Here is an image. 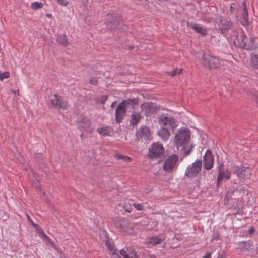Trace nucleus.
I'll return each instance as SVG.
<instances>
[{
    "label": "nucleus",
    "instance_id": "a19ab883",
    "mask_svg": "<svg viewBox=\"0 0 258 258\" xmlns=\"http://www.w3.org/2000/svg\"><path fill=\"white\" fill-rule=\"evenodd\" d=\"M116 250L110 253L112 255V258H121L118 254L116 253Z\"/></svg>",
    "mask_w": 258,
    "mask_h": 258
},
{
    "label": "nucleus",
    "instance_id": "dca6fc26",
    "mask_svg": "<svg viewBox=\"0 0 258 258\" xmlns=\"http://www.w3.org/2000/svg\"><path fill=\"white\" fill-rule=\"evenodd\" d=\"M223 166V164L219 166V173L217 177V186L219 187L220 181L224 178H225L226 179H229L230 178V172L227 170L226 171H221V167Z\"/></svg>",
    "mask_w": 258,
    "mask_h": 258
},
{
    "label": "nucleus",
    "instance_id": "de8ad7c7",
    "mask_svg": "<svg viewBox=\"0 0 258 258\" xmlns=\"http://www.w3.org/2000/svg\"><path fill=\"white\" fill-rule=\"evenodd\" d=\"M124 209L125 211L127 212H131V210H132L131 208H127L125 205L124 206Z\"/></svg>",
    "mask_w": 258,
    "mask_h": 258
},
{
    "label": "nucleus",
    "instance_id": "9b49d317",
    "mask_svg": "<svg viewBox=\"0 0 258 258\" xmlns=\"http://www.w3.org/2000/svg\"><path fill=\"white\" fill-rule=\"evenodd\" d=\"M159 123L162 127H170L174 130L177 126L176 122L175 119L171 116H163L160 117Z\"/></svg>",
    "mask_w": 258,
    "mask_h": 258
},
{
    "label": "nucleus",
    "instance_id": "c9c22d12",
    "mask_svg": "<svg viewBox=\"0 0 258 258\" xmlns=\"http://www.w3.org/2000/svg\"><path fill=\"white\" fill-rule=\"evenodd\" d=\"M37 231H38V233H39V236L42 238L44 239L45 237H46L47 235L44 233V232H43L42 229H41V228H38L37 229Z\"/></svg>",
    "mask_w": 258,
    "mask_h": 258
},
{
    "label": "nucleus",
    "instance_id": "e433bc0d",
    "mask_svg": "<svg viewBox=\"0 0 258 258\" xmlns=\"http://www.w3.org/2000/svg\"><path fill=\"white\" fill-rule=\"evenodd\" d=\"M106 244L107 246L108 249L111 252V253L114 251H113V250H114V245H112L111 243H109V242H106Z\"/></svg>",
    "mask_w": 258,
    "mask_h": 258
},
{
    "label": "nucleus",
    "instance_id": "ea45409f",
    "mask_svg": "<svg viewBox=\"0 0 258 258\" xmlns=\"http://www.w3.org/2000/svg\"><path fill=\"white\" fill-rule=\"evenodd\" d=\"M89 83L91 84H93V85H96L98 83V79L97 78H91L89 81Z\"/></svg>",
    "mask_w": 258,
    "mask_h": 258
},
{
    "label": "nucleus",
    "instance_id": "6e6d98bb",
    "mask_svg": "<svg viewBox=\"0 0 258 258\" xmlns=\"http://www.w3.org/2000/svg\"><path fill=\"white\" fill-rule=\"evenodd\" d=\"M115 104V102H113V103H112V104H111V107H114V104Z\"/></svg>",
    "mask_w": 258,
    "mask_h": 258
},
{
    "label": "nucleus",
    "instance_id": "39448f33",
    "mask_svg": "<svg viewBox=\"0 0 258 258\" xmlns=\"http://www.w3.org/2000/svg\"><path fill=\"white\" fill-rule=\"evenodd\" d=\"M202 64L204 67L209 69H214L220 66L219 59L208 54H203Z\"/></svg>",
    "mask_w": 258,
    "mask_h": 258
},
{
    "label": "nucleus",
    "instance_id": "20e7f679",
    "mask_svg": "<svg viewBox=\"0 0 258 258\" xmlns=\"http://www.w3.org/2000/svg\"><path fill=\"white\" fill-rule=\"evenodd\" d=\"M115 227L119 229L120 231L128 235H132L135 231L133 225L125 218H118L115 221Z\"/></svg>",
    "mask_w": 258,
    "mask_h": 258
},
{
    "label": "nucleus",
    "instance_id": "393cba45",
    "mask_svg": "<svg viewBox=\"0 0 258 258\" xmlns=\"http://www.w3.org/2000/svg\"><path fill=\"white\" fill-rule=\"evenodd\" d=\"M243 10V14L242 15V17L243 19H244V21L245 22H247L248 21V11L246 7V2L245 1L242 2V3Z\"/></svg>",
    "mask_w": 258,
    "mask_h": 258
},
{
    "label": "nucleus",
    "instance_id": "052dcab7",
    "mask_svg": "<svg viewBox=\"0 0 258 258\" xmlns=\"http://www.w3.org/2000/svg\"><path fill=\"white\" fill-rule=\"evenodd\" d=\"M47 16H51V14H49H49H47Z\"/></svg>",
    "mask_w": 258,
    "mask_h": 258
},
{
    "label": "nucleus",
    "instance_id": "4468645a",
    "mask_svg": "<svg viewBox=\"0 0 258 258\" xmlns=\"http://www.w3.org/2000/svg\"><path fill=\"white\" fill-rule=\"evenodd\" d=\"M126 107L121 102L120 103L115 110V121L117 123H120L122 121L126 114Z\"/></svg>",
    "mask_w": 258,
    "mask_h": 258
},
{
    "label": "nucleus",
    "instance_id": "603ef678",
    "mask_svg": "<svg viewBox=\"0 0 258 258\" xmlns=\"http://www.w3.org/2000/svg\"><path fill=\"white\" fill-rule=\"evenodd\" d=\"M123 258H133L132 256L131 257H129L128 254H126Z\"/></svg>",
    "mask_w": 258,
    "mask_h": 258
},
{
    "label": "nucleus",
    "instance_id": "ddd939ff",
    "mask_svg": "<svg viewBox=\"0 0 258 258\" xmlns=\"http://www.w3.org/2000/svg\"><path fill=\"white\" fill-rule=\"evenodd\" d=\"M141 111L145 113L146 115H149L157 112L158 108L153 103H145L141 105Z\"/></svg>",
    "mask_w": 258,
    "mask_h": 258
},
{
    "label": "nucleus",
    "instance_id": "37998d69",
    "mask_svg": "<svg viewBox=\"0 0 258 258\" xmlns=\"http://www.w3.org/2000/svg\"><path fill=\"white\" fill-rule=\"evenodd\" d=\"M10 92L15 94H17L18 96H20V92H19V90H12V89H10Z\"/></svg>",
    "mask_w": 258,
    "mask_h": 258
},
{
    "label": "nucleus",
    "instance_id": "3c124183",
    "mask_svg": "<svg viewBox=\"0 0 258 258\" xmlns=\"http://www.w3.org/2000/svg\"><path fill=\"white\" fill-rule=\"evenodd\" d=\"M46 241H47L49 243L51 241V239L49 238V237H48L47 236H46V237H45L44 238Z\"/></svg>",
    "mask_w": 258,
    "mask_h": 258
},
{
    "label": "nucleus",
    "instance_id": "bb28decb",
    "mask_svg": "<svg viewBox=\"0 0 258 258\" xmlns=\"http://www.w3.org/2000/svg\"><path fill=\"white\" fill-rule=\"evenodd\" d=\"M251 64L253 67L258 68V55L257 54H252L251 55Z\"/></svg>",
    "mask_w": 258,
    "mask_h": 258
},
{
    "label": "nucleus",
    "instance_id": "4c0bfd02",
    "mask_svg": "<svg viewBox=\"0 0 258 258\" xmlns=\"http://www.w3.org/2000/svg\"><path fill=\"white\" fill-rule=\"evenodd\" d=\"M57 2L59 5L63 6H66L69 4V2L66 0H58Z\"/></svg>",
    "mask_w": 258,
    "mask_h": 258
},
{
    "label": "nucleus",
    "instance_id": "7c9ffc66",
    "mask_svg": "<svg viewBox=\"0 0 258 258\" xmlns=\"http://www.w3.org/2000/svg\"><path fill=\"white\" fill-rule=\"evenodd\" d=\"M115 157L118 159H122L127 162H129L132 160L131 158L129 157L119 154H115Z\"/></svg>",
    "mask_w": 258,
    "mask_h": 258
},
{
    "label": "nucleus",
    "instance_id": "2eb2a0df",
    "mask_svg": "<svg viewBox=\"0 0 258 258\" xmlns=\"http://www.w3.org/2000/svg\"><path fill=\"white\" fill-rule=\"evenodd\" d=\"M150 135V132L149 128L146 126L140 127L136 133V140H140L141 139L147 140Z\"/></svg>",
    "mask_w": 258,
    "mask_h": 258
},
{
    "label": "nucleus",
    "instance_id": "423d86ee",
    "mask_svg": "<svg viewBox=\"0 0 258 258\" xmlns=\"http://www.w3.org/2000/svg\"><path fill=\"white\" fill-rule=\"evenodd\" d=\"M202 166V163L201 160H197L187 167L185 173V175L188 178L196 177L200 173Z\"/></svg>",
    "mask_w": 258,
    "mask_h": 258
},
{
    "label": "nucleus",
    "instance_id": "c85d7f7f",
    "mask_svg": "<svg viewBox=\"0 0 258 258\" xmlns=\"http://www.w3.org/2000/svg\"><path fill=\"white\" fill-rule=\"evenodd\" d=\"M44 5L42 3L35 2L31 4V7L33 10H37L38 9L42 8Z\"/></svg>",
    "mask_w": 258,
    "mask_h": 258
},
{
    "label": "nucleus",
    "instance_id": "72a5a7b5",
    "mask_svg": "<svg viewBox=\"0 0 258 258\" xmlns=\"http://www.w3.org/2000/svg\"><path fill=\"white\" fill-rule=\"evenodd\" d=\"M107 99V96L105 95L101 96L97 100V102L103 104Z\"/></svg>",
    "mask_w": 258,
    "mask_h": 258
},
{
    "label": "nucleus",
    "instance_id": "2f4dec72",
    "mask_svg": "<svg viewBox=\"0 0 258 258\" xmlns=\"http://www.w3.org/2000/svg\"><path fill=\"white\" fill-rule=\"evenodd\" d=\"M10 72L8 71L2 72H0V80L3 81L5 79H7L10 77Z\"/></svg>",
    "mask_w": 258,
    "mask_h": 258
},
{
    "label": "nucleus",
    "instance_id": "c756f323",
    "mask_svg": "<svg viewBox=\"0 0 258 258\" xmlns=\"http://www.w3.org/2000/svg\"><path fill=\"white\" fill-rule=\"evenodd\" d=\"M194 30L197 33L201 34L202 36H205L206 35V30L200 26L197 25Z\"/></svg>",
    "mask_w": 258,
    "mask_h": 258
},
{
    "label": "nucleus",
    "instance_id": "9d476101",
    "mask_svg": "<svg viewBox=\"0 0 258 258\" xmlns=\"http://www.w3.org/2000/svg\"><path fill=\"white\" fill-rule=\"evenodd\" d=\"M164 153V149L162 144L156 143H154L152 147L149 149V155L152 159L156 158Z\"/></svg>",
    "mask_w": 258,
    "mask_h": 258
},
{
    "label": "nucleus",
    "instance_id": "0eeeda50",
    "mask_svg": "<svg viewBox=\"0 0 258 258\" xmlns=\"http://www.w3.org/2000/svg\"><path fill=\"white\" fill-rule=\"evenodd\" d=\"M178 161V156L176 154L169 156L164 161L163 166V170L167 173L173 171Z\"/></svg>",
    "mask_w": 258,
    "mask_h": 258
},
{
    "label": "nucleus",
    "instance_id": "864d4df0",
    "mask_svg": "<svg viewBox=\"0 0 258 258\" xmlns=\"http://www.w3.org/2000/svg\"><path fill=\"white\" fill-rule=\"evenodd\" d=\"M51 246H52V247H53L54 248H55V249H56V248H57V246H56V245L55 244V243L54 244V245H52Z\"/></svg>",
    "mask_w": 258,
    "mask_h": 258
},
{
    "label": "nucleus",
    "instance_id": "a211bd4d",
    "mask_svg": "<svg viewBox=\"0 0 258 258\" xmlns=\"http://www.w3.org/2000/svg\"><path fill=\"white\" fill-rule=\"evenodd\" d=\"M80 127L84 129L86 131L91 132L93 130L91 126V121L87 118L84 117L81 120Z\"/></svg>",
    "mask_w": 258,
    "mask_h": 258
},
{
    "label": "nucleus",
    "instance_id": "412c9836",
    "mask_svg": "<svg viewBox=\"0 0 258 258\" xmlns=\"http://www.w3.org/2000/svg\"><path fill=\"white\" fill-rule=\"evenodd\" d=\"M239 248L243 251H250L253 249L252 242L249 240L241 242L239 243Z\"/></svg>",
    "mask_w": 258,
    "mask_h": 258
},
{
    "label": "nucleus",
    "instance_id": "c03bdc74",
    "mask_svg": "<svg viewBox=\"0 0 258 258\" xmlns=\"http://www.w3.org/2000/svg\"><path fill=\"white\" fill-rule=\"evenodd\" d=\"M120 255L121 256L124 257L127 253H126V252L124 250L121 249V250H120Z\"/></svg>",
    "mask_w": 258,
    "mask_h": 258
},
{
    "label": "nucleus",
    "instance_id": "a18cd8bd",
    "mask_svg": "<svg viewBox=\"0 0 258 258\" xmlns=\"http://www.w3.org/2000/svg\"><path fill=\"white\" fill-rule=\"evenodd\" d=\"M255 231V229L254 228L252 227H251L248 231V232L250 234H253V233Z\"/></svg>",
    "mask_w": 258,
    "mask_h": 258
},
{
    "label": "nucleus",
    "instance_id": "49530a36",
    "mask_svg": "<svg viewBox=\"0 0 258 258\" xmlns=\"http://www.w3.org/2000/svg\"><path fill=\"white\" fill-rule=\"evenodd\" d=\"M211 257V253L209 252H207L206 254L203 256V258H210Z\"/></svg>",
    "mask_w": 258,
    "mask_h": 258
},
{
    "label": "nucleus",
    "instance_id": "4d7b16f0",
    "mask_svg": "<svg viewBox=\"0 0 258 258\" xmlns=\"http://www.w3.org/2000/svg\"><path fill=\"white\" fill-rule=\"evenodd\" d=\"M133 46H130V47H129V49H133Z\"/></svg>",
    "mask_w": 258,
    "mask_h": 258
},
{
    "label": "nucleus",
    "instance_id": "f03ea898",
    "mask_svg": "<svg viewBox=\"0 0 258 258\" xmlns=\"http://www.w3.org/2000/svg\"><path fill=\"white\" fill-rule=\"evenodd\" d=\"M190 132L189 130L179 129L177 131L174 139V142L177 146L186 145L189 141Z\"/></svg>",
    "mask_w": 258,
    "mask_h": 258
},
{
    "label": "nucleus",
    "instance_id": "09e8293b",
    "mask_svg": "<svg viewBox=\"0 0 258 258\" xmlns=\"http://www.w3.org/2000/svg\"><path fill=\"white\" fill-rule=\"evenodd\" d=\"M31 223H32L33 226L37 230L38 228H39V226L37 224H35L33 222H31Z\"/></svg>",
    "mask_w": 258,
    "mask_h": 258
},
{
    "label": "nucleus",
    "instance_id": "5701e85b",
    "mask_svg": "<svg viewBox=\"0 0 258 258\" xmlns=\"http://www.w3.org/2000/svg\"><path fill=\"white\" fill-rule=\"evenodd\" d=\"M57 42L59 44L63 46H67L70 44L68 38L65 34L59 35L57 38Z\"/></svg>",
    "mask_w": 258,
    "mask_h": 258
},
{
    "label": "nucleus",
    "instance_id": "4be33fe9",
    "mask_svg": "<svg viewBox=\"0 0 258 258\" xmlns=\"http://www.w3.org/2000/svg\"><path fill=\"white\" fill-rule=\"evenodd\" d=\"M97 132L101 136H110L113 134V130L108 126L99 128L96 130Z\"/></svg>",
    "mask_w": 258,
    "mask_h": 258
},
{
    "label": "nucleus",
    "instance_id": "58836bf2",
    "mask_svg": "<svg viewBox=\"0 0 258 258\" xmlns=\"http://www.w3.org/2000/svg\"><path fill=\"white\" fill-rule=\"evenodd\" d=\"M186 24L188 27H190L192 29H194L195 28V27H196V26L197 25L196 24L192 22L187 21Z\"/></svg>",
    "mask_w": 258,
    "mask_h": 258
},
{
    "label": "nucleus",
    "instance_id": "13d9d810",
    "mask_svg": "<svg viewBox=\"0 0 258 258\" xmlns=\"http://www.w3.org/2000/svg\"><path fill=\"white\" fill-rule=\"evenodd\" d=\"M215 239H216V240H217V239H218V236H216V237L215 238Z\"/></svg>",
    "mask_w": 258,
    "mask_h": 258
},
{
    "label": "nucleus",
    "instance_id": "1a4fd4ad",
    "mask_svg": "<svg viewBox=\"0 0 258 258\" xmlns=\"http://www.w3.org/2000/svg\"><path fill=\"white\" fill-rule=\"evenodd\" d=\"M54 98L50 100L52 106L56 109H67L69 104L67 101L62 99V97L58 94L54 95Z\"/></svg>",
    "mask_w": 258,
    "mask_h": 258
},
{
    "label": "nucleus",
    "instance_id": "f704fd0d",
    "mask_svg": "<svg viewBox=\"0 0 258 258\" xmlns=\"http://www.w3.org/2000/svg\"><path fill=\"white\" fill-rule=\"evenodd\" d=\"M134 207L138 210H143L144 209V206L143 205L139 203H134Z\"/></svg>",
    "mask_w": 258,
    "mask_h": 258
},
{
    "label": "nucleus",
    "instance_id": "cd10ccee",
    "mask_svg": "<svg viewBox=\"0 0 258 258\" xmlns=\"http://www.w3.org/2000/svg\"><path fill=\"white\" fill-rule=\"evenodd\" d=\"M161 239L157 237H153L150 238L148 241V243L152 244L153 245H156L161 243Z\"/></svg>",
    "mask_w": 258,
    "mask_h": 258
},
{
    "label": "nucleus",
    "instance_id": "7ed1b4c3",
    "mask_svg": "<svg viewBox=\"0 0 258 258\" xmlns=\"http://www.w3.org/2000/svg\"><path fill=\"white\" fill-rule=\"evenodd\" d=\"M233 173L238 178V181L234 180V184H238L242 180H245L250 177L252 171L250 168L245 167L234 166L233 167Z\"/></svg>",
    "mask_w": 258,
    "mask_h": 258
},
{
    "label": "nucleus",
    "instance_id": "a878e982",
    "mask_svg": "<svg viewBox=\"0 0 258 258\" xmlns=\"http://www.w3.org/2000/svg\"><path fill=\"white\" fill-rule=\"evenodd\" d=\"M183 151L184 152V155L185 156L188 155L191 153V151L192 150L194 145H183Z\"/></svg>",
    "mask_w": 258,
    "mask_h": 258
},
{
    "label": "nucleus",
    "instance_id": "8fccbe9b",
    "mask_svg": "<svg viewBox=\"0 0 258 258\" xmlns=\"http://www.w3.org/2000/svg\"><path fill=\"white\" fill-rule=\"evenodd\" d=\"M26 216H27V218H28V220L30 222H33V221L32 220V219H31V218H30V216H29L28 214H26Z\"/></svg>",
    "mask_w": 258,
    "mask_h": 258
},
{
    "label": "nucleus",
    "instance_id": "aec40b11",
    "mask_svg": "<svg viewBox=\"0 0 258 258\" xmlns=\"http://www.w3.org/2000/svg\"><path fill=\"white\" fill-rule=\"evenodd\" d=\"M141 118V114L140 112L137 111H134L131 116L130 123L132 125H135L137 124Z\"/></svg>",
    "mask_w": 258,
    "mask_h": 258
},
{
    "label": "nucleus",
    "instance_id": "f8f14e48",
    "mask_svg": "<svg viewBox=\"0 0 258 258\" xmlns=\"http://www.w3.org/2000/svg\"><path fill=\"white\" fill-rule=\"evenodd\" d=\"M204 168L209 170L213 168L214 163V157L212 152L208 150L204 156Z\"/></svg>",
    "mask_w": 258,
    "mask_h": 258
},
{
    "label": "nucleus",
    "instance_id": "79ce46f5",
    "mask_svg": "<svg viewBox=\"0 0 258 258\" xmlns=\"http://www.w3.org/2000/svg\"><path fill=\"white\" fill-rule=\"evenodd\" d=\"M130 254L132 256H134L135 257H138V256L137 254L136 251L134 249H132V250H131V251L130 252Z\"/></svg>",
    "mask_w": 258,
    "mask_h": 258
},
{
    "label": "nucleus",
    "instance_id": "f3484780",
    "mask_svg": "<svg viewBox=\"0 0 258 258\" xmlns=\"http://www.w3.org/2000/svg\"><path fill=\"white\" fill-rule=\"evenodd\" d=\"M232 25L231 22L226 19H223L220 21V23L219 24V29L222 33L230 29Z\"/></svg>",
    "mask_w": 258,
    "mask_h": 258
},
{
    "label": "nucleus",
    "instance_id": "6ab92c4d",
    "mask_svg": "<svg viewBox=\"0 0 258 258\" xmlns=\"http://www.w3.org/2000/svg\"><path fill=\"white\" fill-rule=\"evenodd\" d=\"M158 135L163 140L167 141L170 136V133L168 128L166 127H161L158 131Z\"/></svg>",
    "mask_w": 258,
    "mask_h": 258
},
{
    "label": "nucleus",
    "instance_id": "473e14b6",
    "mask_svg": "<svg viewBox=\"0 0 258 258\" xmlns=\"http://www.w3.org/2000/svg\"><path fill=\"white\" fill-rule=\"evenodd\" d=\"M182 71V69L176 68L172 72L169 73V74L171 77H174L175 76H176L177 75H179V74H181Z\"/></svg>",
    "mask_w": 258,
    "mask_h": 258
},
{
    "label": "nucleus",
    "instance_id": "f257e3e1",
    "mask_svg": "<svg viewBox=\"0 0 258 258\" xmlns=\"http://www.w3.org/2000/svg\"><path fill=\"white\" fill-rule=\"evenodd\" d=\"M234 35L233 37L234 43L239 46L244 47L247 49H255L258 47V44L254 42L253 38H247L246 36H242V39H240L239 37L237 36V32H234Z\"/></svg>",
    "mask_w": 258,
    "mask_h": 258
},
{
    "label": "nucleus",
    "instance_id": "b1692460",
    "mask_svg": "<svg viewBox=\"0 0 258 258\" xmlns=\"http://www.w3.org/2000/svg\"><path fill=\"white\" fill-rule=\"evenodd\" d=\"M125 106L127 107V105H131L133 108H134L135 105H137L138 104V98H134V99H128L126 100H124L121 102Z\"/></svg>",
    "mask_w": 258,
    "mask_h": 258
},
{
    "label": "nucleus",
    "instance_id": "bf43d9fd",
    "mask_svg": "<svg viewBox=\"0 0 258 258\" xmlns=\"http://www.w3.org/2000/svg\"><path fill=\"white\" fill-rule=\"evenodd\" d=\"M47 16H51V14H49H49H47Z\"/></svg>",
    "mask_w": 258,
    "mask_h": 258
},
{
    "label": "nucleus",
    "instance_id": "e2e57ef3",
    "mask_svg": "<svg viewBox=\"0 0 258 258\" xmlns=\"http://www.w3.org/2000/svg\"><path fill=\"white\" fill-rule=\"evenodd\" d=\"M230 9H232V6H231V7H230Z\"/></svg>",
    "mask_w": 258,
    "mask_h": 258
},
{
    "label": "nucleus",
    "instance_id": "6e6552de",
    "mask_svg": "<svg viewBox=\"0 0 258 258\" xmlns=\"http://www.w3.org/2000/svg\"><path fill=\"white\" fill-rule=\"evenodd\" d=\"M120 17L116 13H109L106 15L107 27L109 29H115L120 24Z\"/></svg>",
    "mask_w": 258,
    "mask_h": 258
},
{
    "label": "nucleus",
    "instance_id": "680f3d73",
    "mask_svg": "<svg viewBox=\"0 0 258 258\" xmlns=\"http://www.w3.org/2000/svg\"><path fill=\"white\" fill-rule=\"evenodd\" d=\"M47 16H51V14H49H49H47Z\"/></svg>",
    "mask_w": 258,
    "mask_h": 258
},
{
    "label": "nucleus",
    "instance_id": "5fc2aeb1",
    "mask_svg": "<svg viewBox=\"0 0 258 258\" xmlns=\"http://www.w3.org/2000/svg\"><path fill=\"white\" fill-rule=\"evenodd\" d=\"M49 243H50V244L51 246H52V245H54V243L53 241H51Z\"/></svg>",
    "mask_w": 258,
    "mask_h": 258
}]
</instances>
